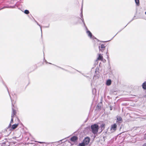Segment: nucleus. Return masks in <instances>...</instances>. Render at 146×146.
Listing matches in <instances>:
<instances>
[{
  "mask_svg": "<svg viewBox=\"0 0 146 146\" xmlns=\"http://www.w3.org/2000/svg\"><path fill=\"white\" fill-rule=\"evenodd\" d=\"M84 75V76L86 77V78H88V77L87 76H86V75Z\"/></svg>",
  "mask_w": 146,
  "mask_h": 146,
  "instance_id": "obj_37",
  "label": "nucleus"
},
{
  "mask_svg": "<svg viewBox=\"0 0 146 146\" xmlns=\"http://www.w3.org/2000/svg\"><path fill=\"white\" fill-rule=\"evenodd\" d=\"M13 118L11 117L10 123L7 128V129H9V128H10V127H11V123H12L13 122Z\"/></svg>",
  "mask_w": 146,
  "mask_h": 146,
  "instance_id": "obj_17",
  "label": "nucleus"
},
{
  "mask_svg": "<svg viewBox=\"0 0 146 146\" xmlns=\"http://www.w3.org/2000/svg\"><path fill=\"white\" fill-rule=\"evenodd\" d=\"M99 69L98 68H97L95 70V73L96 74V73H98L99 71Z\"/></svg>",
  "mask_w": 146,
  "mask_h": 146,
  "instance_id": "obj_27",
  "label": "nucleus"
},
{
  "mask_svg": "<svg viewBox=\"0 0 146 146\" xmlns=\"http://www.w3.org/2000/svg\"><path fill=\"white\" fill-rule=\"evenodd\" d=\"M103 106L102 103L101 102L98 104L96 107V110H101Z\"/></svg>",
  "mask_w": 146,
  "mask_h": 146,
  "instance_id": "obj_8",
  "label": "nucleus"
},
{
  "mask_svg": "<svg viewBox=\"0 0 146 146\" xmlns=\"http://www.w3.org/2000/svg\"><path fill=\"white\" fill-rule=\"evenodd\" d=\"M111 81L110 79H108L106 82V85L107 86H109L111 84Z\"/></svg>",
  "mask_w": 146,
  "mask_h": 146,
  "instance_id": "obj_15",
  "label": "nucleus"
},
{
  "mask_svg": "<svg viewBox=\"0 0 146 146\" xmlns=\"http://www.w3.org/2000/svg\"><path fill=\"white\" fill-rule=\"evenodd\" d=\"M24 13L25 14L27 15L28 14L30 13L29 11L27 9L25 10Z\"/></svg>",
  "mask_w": 146,
  "mask_h": 146,
  "instance_id": "obj_22",
  "label": "nucleus"
},
{
  "mask_svg": "<svg viewBox=\"0 0 146 146\" xmlns=\"http://www.w3.org/2000/svg\"><path fill=\"white\" fill-rule=\"evenodd\" d=\"M100 127L102 129V130H104L105 128V124L104 123H102Z\"/></svg>",
  "mask_w": 146,
  "mask_h": 146,
  "instance_id": "obj_19",
  "label": "nucleus"
},
{
  "mask_svg": "<svg viewBox=\"0 0 146 146\" xmlns=\"http://www.w3.org/2000/svg\"><path fill=\"white\" fill-rule=\"evenodd\" d=\"M16 110H12L11 117L12 118H14L16 116Z\"/></svg>",
  "mask_w": 146,
  "mask_h": 146,
  "instance_id": "obj_14",
  "label": "nucleus"
},
{
  "mask_svg": "<svg viewBox=\"0 0 146 146\" xmlns=\"http://www.w3.org/2000/svg\"><path fill=\"white\" fill-rule=\"evenodd\" d=\"M49 27V24L48 26H44V27L45 28H48Z\"/></svg>",
  "mask_w": 146,
  "mask_h": 146,
  "instance_id": "obj_32",
  "label": "nucleus"
},
{
  "mask_svg": "<svg viewBox=\"0 0 146 146\" xmlns=\"http://www.w3.org/2000/svg\"><path fill=\"white\" fill-rule=\"evenodd\" d=\"M98 59V60H102L103 59V57L101 54H99Z\"/></svg>",
  "mask_w": 146,
  "mask_h": 146,
  "instance_id": "obj_18",
  "label": "nucleus"
},
{
  "mask_svg": "<svg viewBox=\"0 0 146 146\" xmlns=\"http://www.w3.org/2000/svg\"><path fill=\"white\" fill-rule=\"evenodd\" d=\"M91 128L92 133L95 134L98 133L99 127L98 125L94 124L91 126Z\"/></svg>",
  "mask_w": 146,
  "mask_h": 146,
  "instance_id": "obj_1",
  "label": "nucleus"
},
{
  "mask_svg": "<svg viewBox=\"0 0 146 146\" xmlns=\"http://www.w3.org/2000/svg\"><path fill=\"white\" fill-rule=\"evenodd\" d=\"M18 124H14L12 125L11 127H10V128H9V129L10 130H13L14 129L17 127L18 126Z\"/></svg>",
  "mask_w": 146,
  "mask_h": 146,
  "instance_id": "obj_9",
  "label": "nucleus"
},
{
  "mask_svg": "<svg viewBox=\"0 0 146 146\" xmlns=\"http://www.w3.org/2000/svg\"><path fill=\"white\" fill-rule=\"evenodd\" d=\"M117 128V125L115 123H114L111 125V130L115 131Z\"/></svg>",
  "mask_w": 146,
  "mask_h": 146,
  "instance_id": "obj_12",
  "label": "nucleus"
},
{
  "mask_svg": "<svg viewBox=\"0 0 146 146\" xmlns=\"http://www.w3.org/2000/svg\"><path fill=\"white\" fill-rule=\"evenodd\" d=\"M38 143L40 144L44 143L46 144H50V143H46L45 142H38Z\"/></svg>",
  "mask_w": 146,
  "mask_h": 146,
  "instance_id": "obj_28",
  "label": "nucleus"
},
{
  "mask_svg": "<svg viewBox=\"0 0 146 146\" xmlns=\"http://www.w3.org/2000/svg\"><path fill=\"white\" fill-rule=\"evenodd\" d=\"M34 21H35V22L36 23L37 25L40 27V30H41V34H42V30L41 26L40 24H39L38 23V22H37V21L36 20H35V19H34Z\"/></svg>",
  "mask_w": 146,
  "mask_h": 146,
  "instance_id": "obj_20",
  "label": "nucleus"
},
{
  "mask_svg": "<svg viewBox=\"0 0 146 146\" xmlns=\"http://www.w3.org/2000/svg\"><path fill=\"white\" fill-rule=\"evenodd\" d=\"M145 14L146 15V11L145 12Z\"/></svg>",
  "mask_w": 146,
  "mask_h": 146,
  "instance_id": "obj_38",
  "label": "nucleus"
},
{
  "mask_svg": "<svg viewBox=\"0 0 146 146\" xmlns=\"http://www.w3.org/2000/svg\"><path fill=\"white\" fill-rule=\"evenodd\" d=\"M44 61L46 63H48V64H51V63H49V62H47V61L45 60V59H44ZM53 65H54V66H56L59 68H60L61 69H62V70H65L66 71H67V70L64 69V68H62L60 67L59 66H57L56 65H55V64H53Z\"/></svg>",
  "mask_w": 146,
  "mask_h": 146,
  "instance_id": "obj_11",
  "label": "nucleus"
},
{
  "mask_svg": "<svg viewBox=\"0 0 146 146\" xmlns=\"http://www.w3.org/2000/svg\"><path fill=\"white\" fill-rule=\"evenodd\" d=\"M142 146H146V143L144 144Z\"/></svg>",
  "mask_w": 146,
  "mask_h": 146,
  "instance_id": "obj_34",
  "label": "nucleus"
},
{
  "mask_svg": "<svg viewBox=\"0 0 146 146\" xmlns=\"http://www.w3.org/2000/svg\"><path fill=\"white\" fill-rule=\"evenodd\" d=\"M94 90L95 91V92H96L95 89H93L92 90V92H93L94 91Z\"/></svg>",
  "mask_w": 146,
  "mask_h": 146,
  "instance_id": "obj_35",
  "label": "nucleus"
},
{
  "mask_svg": "<svg viewBox=\"0 0 146 146\" xmlns=\"http://www.w3.org/2000/svg\"><path fill=\"white\" fill-rule=\"evenodd\" d=\"M107 51H108V49L107 50ZM108 51H107V52H106V54H107V56H108V58H109V57H108V54H108Z\"/></svg>",
  "mask_w": 146,
  "mask_h": 146,
  "instance_id": "obj_36",
  "label": "nucleus"
},
{
  "mask_svg": "<svg viewBox=\"0 0 146 146\" xmlns=\"http://www.w3.org/2000/svg\"><path fill=\"white\" fill-rule=\"evenodd\" d=\"M116 118L117 119V122H118L119 123H121L122 122V118L119 116L117 115L116 116Z\"/></svg>",
  "mask_w": 146,
  "mask_h": 146,
  "instance_id": "obj_7",
  "label": "nucleus"
},
{
  "mask_svg": "<svg viewBox=\"0 0 146 146\" xmlns=\"http://www.w3.org/2000/svg\"><path fill=\"white\" fill-rule=\"evenodd\" d=\"M110 110H112V109L113 108L112 106H111V105H110Z\"/></svg>",
  "mask_w": 146,
  "mask_h": 146,
  "instance_id": "obj_30",
  "label": "nucleus"
},
{
  "mask_svg": "<svg viewBox=\"0 0 146 146\" xmlns=\"http://www.w3.org/2000/svg\"><path fill=\"white\" fill-rule=\"evenodd\" d=\"M78 139V138L77 137L74 136L72 137L70 139V141H72L75 142Z\"/></svg>",
  "mask_w": 146,
  "mask_h": 146,
  "instance_id": "obj_10",
  "label": "nucleus"
},
{
  "mask_svg": "<svg viewBox=\"0 0 146 146\" xmlns=\"http://www.w3.org/2000/svg\"><path fill=\"white\" fill-rule=\"evenodd\" d=\"M10 7H8V6H4L3 7L1 8H0V10H1L2 9H4L5 8H9Z\"/></svg>",
  "mask_w": 146,
  "mask_h": 146,
  "instance_id": "obj_25",
  "label": "nucleus"
},
{
  "mask_svg": "<svg viewBox=\"0 0 146 146\" xmlns=\"http://www.w3.org/2000/svg\"><path fill=\"white\" fill-rule=\"evenodd\" d=\"M100 76V75L98 74L97 73H96H96H95V74L94 75V77H97L98 78L99 77V76Z\"/></svg>",
  "mask_w": 146,
  "mask_h": 146,
  "instance_id": "obj_24",
  "label": "nucleus"
},
{
  "mask_svg": "<svg viewBox=\"0 0 146 146\" xmlns=\"http://www.w3.org/2000/svg\"><path fill=\"white\" fill-rule=\"evenodd\" d=\"M106 137H105V136H104V137H103V139L104 140V141H105V138H106Z\"/></svg>",
  "mask_w": 146,
  "mask_h": 146,
  "instance_id": "obj_33",
  "label": "nucleus"
},
{
  "mask_svg": "<svg viewBox=\"0 0 146 146\" xmlns=\"http://www.w3.org/2000/svg\"><path fill=\"white\" fill-rule=\"evenodd\" d=\"M90 138L89 137H86L82 142L86 145H88L90 142Z\"/></svg>",
  "mask_w": 146,
  "mask_h": 146,
  "instance_id": "obj_4",
  "label": "nucleus"
},
{
  "mask_svg": "<svg viewBox=\"0 0 146 146\" xmlns=\"http://www.w3.org/2000/svg\"><path fill=\"white\" fill-rule=\"evenodd\" d=\"M143 88L145 90H146V81L144 82L142 85Z\"/></svg>",
  "mask_w": 146,
  "mask_h": 146,
  "instance_id": "obj_16",
  "label": "nucleus"
},
{
  "mask_svg": "<svg viewBox=\"0 0 146 146\" xmlns=\"http://www.w3.org/2000/svg\"><path fill=\"white\" fill-rule=\"evenodd\" d=\"M62 140H60V141H62Z\"/></svg>",
  "mask_w": 146,
  "mask_h": 146,
  "instance_id": "obj_40",
  "label": "nucleus"
},
{
  "mask_svg": "<svg viewBox=\"0 0 146 146\" xmlns=\"http://www.w3.org/2000/svg\"><path fill=\"white\" fill-rule=\"evenodd\" d=\"M105 45V44H101L100 46H99L98 48L100 51L103 52L104 51L106 48Z\"/></svg>",
  "mask_w": 146,
  "mask_h": 146,
  "instance_id": "obj_5",
  "label": "nucleus"
},
{
  "mask_svg": "<svg viewBox=\"0 0 146 146\" xmlns=\"http://www.w3.org/2000/svg\"><path fill=\"white\" fill-rule=\"evenodd\" d=\"M80 15L81 17L82 18L81 20H82V22L83 23L84 26L85 27V28H86V27H87L86 25V24L85 23V22H84L83 18L82 10V11H81V13H80Z\"/></svg>",
  "mask_w": 146,
  "mask_h": 146,
  "instance_id": "obj_13",
  "label": "nucleus"
},
{
  "mask_svg": "<svg viewBox=\"0 0 146 146\" xmlns=\"http://www.w3.org/2000/svg\"><path fill=\"white\" fill-rule=\"evenodd\" d=\"M110 75V78H112V76L113 77V76L112 74V72L111 73H110V74H109Z\"/></svg>",
  "mask_w": 146,
  "mask_h": 146,
  "instance_id": "obj_29",
  "label": "nucleus"
},
{
  "mask_svg": "<svg viewBox=\"0 0 146 146\" xmlns=\"http://www.w3.org/2000/svg\"><path fill=\"white\" fill-rule=\"evenodd\" d=\"M122 112H123V110H122Z\"/></svg>",
  "mask_w": 146,
  "mask_h": 146,
  "instance_id": "obj_39",
  "label": "nucleus"
},
{
  "mask_svg": "<svg viewBox=\"0 0 146 146\" xmlns=\"http://www.w3.org/2000/svg\"><path fill=\"white\" fill-rule=\"evenodd\" d=\"M135 3L137 6H139V0H135Z\"/></svg>",
  "mask_w": 146,
  "mask_h": 146,
  "instance_id": "obj_21",
  "label": "nucleus"
},
{
  "mask_svg": "<svg viewBox=\"0 0 146 146\" xmlns=\"http://www.w3.org/2000/svg\"><path fill=\"white\" fill-rule=\"evenodd\" d=\"M5 87L7 89V91L9 93V96H10V98H11V102H12V110H16L17 109H18V108H17V107L15 105V104H13V102L14 101V100H13L12 99L11 97V96L9 94L8 89V88L7 87V86L5 84Z\"/></svg>",
  "mask_w": 146,
  "mask_h": 146,
  "instance_id": "obj_3",
  "label": "nucleus"
},
{
  "mask_svg": "<svg viewBox=\"0 0 146 146\" xmlns=\"http://www.w3.org/2000/svg\"><path fill=\"white\" fill-rule=\"evenodd\" d=\"M135 16H134V17L130 21L129 23H128L127 24V25H126L124 27V28H123V29H122L121 30H120V31H119L118 32L113 36V37L110 40H109V41L111 40V39H112L113 38V37L115 36L119 32H120L124 28H125L127 26V25L131 21H132L133 20H134V19H135ZM108 41H102V42H108Z\"/></svg>",
  "mask_w": 146,
  "mask_h": 146,
  "instance_id": "obj_6",
  "label": "nucleus"
},
{
  "mask_svg": "<svg viewBox=\"0 0 146 146\" xmlns=\"http://www.w3.org/2000/svg\"><path fill=\"white\" fill-rule=\"evenodd\" d=\"M85 145H86L83 142L80 143L78 145V146H85Z\"/></svg>",
  "mask_w": 146,
  "mask_h": 146,
  "instance_id": "obj_23",
  "label": "nucleus"
},
{
  "mask_svg": "<svg viewBox=\"0 0 146 146\" xmlns=\"http://www.w3.org/2000/svg\"><path fill=\"white\" fill-rule=\"evenodd\" d=\"M78 23V22H76V23H73V25H75L77 24Z\"/></svg>",
  "mask_w": 146,
  "mask_h": 146,
  "instance_id": "obj_31",
  "label": "nucleus"
},
{
  "mask_svg": "<svg viewBox=\"0 0 146 146\" xmlns=\"http://www.w3.org/2000/svg\"><path fill=\"white\" fill-rule=\"evenodd\" d=\"M85 28V30L86 31V33L87 34L88 36L90 38V39L92 40L96 39L98 42L99 41V40L95 36H93L92 33L91 32L89 31L87 27H86Z\"/></svg>",
  "mask_w": 146,
  "mask_h": 146,
  "instance_id": "obj_2",
  "label": "nucleus"
},
{
  "mask_svg": "<svg viewBox=\"0 0 146 146\" xmlns=\"http://www.w3.org/2000/svg\"><path fill=\"white\" fill-rule=\"evenodd\" d=\"M10 7H8V6H4L3 7L1 8H0V10H1L2 9H4L5 8H9Z\"/></svg>",
  "mask_w": 146,
  "mask_h": 146,
  "instance_id": "obj_26",
  "label": "nucleus"
}]
</instances>
